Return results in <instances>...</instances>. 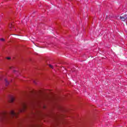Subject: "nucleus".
Wrapping results in <instances>:
<instances>
[{"instance_id": "9d476101", "label": "nucleus", "mask_w": 127, "mask_h": 127, "mask_svg": "<svg viewBox=\"0 0 127 127\" xmlns=\"http://www.w3.org/2000/svg\"><path fill=\"white\" fill-rule=\"evenodd\" d=\"M34 84H36V82H35V81H34Z\"/></svg>"}, {"instance_id": "f257e3e1", "label": "nucleus", "mask_w": 127, "mask_h": 127, "mask_svg": "<svg viewBox=\"0 0 127 127\" xmlns=\"http://www.w3.org/2000/svg\"><path fill=\"white\" fill-rule=\"evenodd\" d=\"M15 98L13 96H11L10 97V101L11 103H13V101H14Z\"/></svg>"}, {"instance_id": "423d86ee", "label": "nucleus", "mask_w": 127, "mask_h": 127, "mask_svg": "<svg viewBox=\"0 0 127 127\" xmlns=\"http://www.w3.org/2000/svg\"><path fill=\"white\" fill-rule=\"evenodd\" d=\"M5 82L6 83L7 85H8V81H7V79H5Z\"/></svg>"}, {"instance_id": "1a4fd4ad", "label": "nucleus", "mask_w": 127, "mask_h": 127, "mask_svg": "<svg viewBox=\"0 0 127 127\" xmlns=\"http://www.w3.org/2000/svg\"><path fill=\"white\" fill-rule=\"evenodd\" d=\"M7 59H8V60H9V59H10V57H7Z\"/></svg>"}, {"instance_id": "f03ea898", "label": "nucleus", "mask_w": 127, "mask_h": 127, "mask_svg": "<svg viewBox=\"0 0 127 127\" xmlns=\"http://www.w3.org/2000/svg\"><path fill=\"white\" fill-rule=\"evenodd\" d=\"M124 18V20H127V14L124 15L123 17H121V19Z\"/></svg>"}, {"instance_id": "7ed1b4c3", "label": "nucleus", "mask_w": 127, "mask_h": 127, "mask_svg": "<svg viewBox=\"0 0 127 127\" xmlns=\"http://www.w3.org/2000/svg\"><path fill=\"white\" fill-rule=\"evenodd\" d=\"M10 114L11 116H12L13 117H15V116H16V114H15L14 111H11Z\"/></svg>"}, {"instance_id": "6e6552de", "label": "nucleus", "mask_w": 127, "mask_h": 127, "mask_svg": "<svg viewBox=\"0 0 127 127\" xmlns=\"http://www.w3.org/2000/svg\"><path fill=\"white\" fill-rule=\"evenodd\" d=\"M0 40L1 41H4V39L1 38V39H0Z\"/></svg>"}, {"instance_id": "20e7f679", "label": "nucleus", "mask_w": 127, "mask_h": 127, "mask_svg": "<svg viewBox=\"0 0 127 127\" xmlns=\"http://www.w3.org/2000/svg\"><path fill=\"white\" fill-rule=\"evenodd\" d=\"M15 7L17 10H21V9H20V6H17V5H15Z\"/></svg>"}, {"instance_id": "0eeeda50", "label": "nucleus", "mask_w": 127, "mask_h": 127, "mask_svg": "<svg viewBox=\"0 0 127 127\" xmlns=\"http://www.w3.org/2000/svg\"><path fill=\"white\" fill-rule=\"evenodd\" d=\"M50 68H52V69H53V65H52L51 64H50Z\"/></svg>"}, {"instance_id": "39448f33", "label": "nucleus", "mask_w": 127, "mask_h": 127, "mask_svg": "<svg viewBox=\"0 0 127 127\" xmlns=\"http://www.w3.org/2000/svg\"><path fill=\"white\" fill-rule=\"evenodd\" d=\"M9 27L10 28V29H12V24L9 25Z\"/></svg>"}]
</instances>
